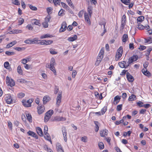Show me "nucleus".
I'll return each mask as SVG.
<instances>
[{"mask_svg":"<svg viewBox=\"0 0 152 152\" xmlns=\"http://www.w3.org/2000/svg\"><path fill=\"white\" fill-rule=\"evenodd\" d=\"M66 1L69 5V6L71 7L73 9H74L75 7L73 5V3H72L71 0H66Z\"/></svg>","mask_w":152,"mask_h":152,"instance_id":"2f4dec72","label":"nucleus"},{"mask_svg":"<svg viewBox=\"0 0 152 152\" xmlns=\"http://www.w3.org/2000/svg\"><path fill=\"white\" fill-rule=\"evenodd\" d=\"M44 149L45 150L47 151L48 152H53V151H52V150L50 149V148H49L48 147V146L46 145H45L44 147Z\"/></svg>","mask_w":152,"mask_h":152,"instance_id":"4c0bfd02","label":"nucleus"},{"mask_svg":"<svg viewBox=\"0 0 152 152\" xmlns=\"http://www.w3.org/2000/svg\"><path fill=\"white\" fill-rule=\"evenodd\" d=\"M33 20L34 21V23H32L33 25L35 24L36 25L39 26V25L40 24V21L39 20L34 19Z\"/></svg>","mask_w":152,"mask_h":152,"instance_id":"c9c22d12","label":"nucleus"},{"mask_svg":"<svg viewBox=\"0 0 152 152\" xmlns=\"http://www.w3.org/2000/svg\"><path fill=\"white\" fill-rule=\"evenodd\" d=\"M66 23L65 21L63 22L61 24L60 28L59 29L60 32H62L65 31L66 28Z\"/></svg>","mask_w":152,"mask_h":152,"instance_id":"1a4fd4ad","label":"nucleus"},{"mask_svg":"<svg viewBox=\"0 0 152 152\" xmlns=\"http://www.w3.org/2000/svg\"><path fill=\"white\" fill-rule=\"evenodd\" d=\"M29 8L32 10L36 11L37 10V8L35 6H33L31 4H28Z\"/></svg>","mask_w":152,"mask_h":152,"instance_id":"f704fd0d","label":"nucleus"},{"mask_svg":"<svg viewBox=\"0 0 152 152\" xmlns=\"http://www.w3.org/2000/svg\"><path fill=\"white\" fill-rule=\"evenodd\" d=\"M126 77L128 81L130 82H133L134 79L133 77L128 72L126 73Z\"/></svg>","mask_w":152,"mask_h":152,"instance_id":"9b49d317","label":"nucleus"},{"mask_svg":"<svg viewBox=\"0 0 152 152\" xmlns=\"http://www.w3.org/2000/svg\"><path fill=\"white\" fill-rule=\"evenodd\" d=\"M83 13L84 11L83 10H82L81 11H80L78 14V16L80 18H82L83 16Z\"/></svg>","mask_w":152,"mask_h":152,"instance_id":"6e6d98bb","label":"nucleus"},{"mask_svg":"<svg viewBox=\"0 0 152 152\" xmlns=\"http://www.w3.org/2000/svg\"><path fill=\"white\" fill-rule=\"evenodd\" d=\"M50 53L53 55L56 54L57 53V52L55 51L54 50L52 49H50Z\"/></svg>","mask_w":152,"mask_h":152,"instance_id":"774afa93","label":"nucleus"},{"mask_svg":"<svg viewBox=\"0 0 152 152\" xmlns=\"http://www.w3.org/2000/svg\"><path fill=\"white\" fill-rule=\"evenodd\" d=\"M44 138L45 139L50 141L51 144L52 143V142L51 140L50 137L48 133H47L44 134Z\"/></svg>","mask_w":152,"mask_h":152,"instance_id":"4be33fe9","label":"nucleus"},{"mask_svg":"<svg viewBox=\"0 0 152 152\" xmlns=\"http://www.w3.org/2000/svg\"><path fill=\"white\" fill-rule=\"evenodd\" d=\"M152 50V47H149L148 48L147 50V54L149 56L150 54V52Z\"/></svg>","mask_w":152,"mask_h":152,"instance_id":"0e129e2a","label":"nucleus"},{"mask_svg":"<svg viewBox=\"0 0 152 152\" xmlns=\"http://www.w3.org/2000/svg\"><path fill=\"white\" fill-rule=\"evenodd\" d=\"M56 146L58 152H64V150L62 147L60 143H57L56 144Z\"/></svg>","mask_w":152,"mask_h":152,"instance_id":"a211bd4d","label":"nucleus"},{"mask_svg":"<svg viewBox=\"0 0 152 152\" xmlns=\"http://www.w3.org/2000/svg\"><path fill=\"white\" fill-rule=\"evenodd\" d=\"M27 134L28 135L31 136L35 137L36 139H38V136L34 132L31 131H29L27 132Z\"/></svg>","mask_w":152,"mask_h":152,"instance_id":"dca6fc26","label":"nucleus"},{"mask_svg":"<svg viewBox=\"0 0 152 152\" xmlns=\"http://www.w3.org/2000/svg\"><path fill=\"white\" fill-rule=\"evenodd\" d=\"M121 99V96L117 95L115 96L114 98V104H117L120 102Z\"/></svg>","mask_w":152,"mask_h":152,"instance_id":"4468645a","label":"nucleus"},{"mask_svg":"<svg viewBox=\"0 0 152 152\" xmlns=\"http://www.w3.org/2000/svg\"><path fill=\"white\" fill-rule=\"evenodd\" d=\"M64 10L63 9H61L58 12V15L61 16H63L64 15Z\"/></svg>","mask_w":152,"mask_h":152,"instance_id":"79ce46f5","label":"nucleus"},{"mask_svg":"<svg viewBox=\"0 0 152 152\" xmlns=\"http://www.w3.org/2000/svg\"><path fill=\"white\" fill-rule=\"evenodd\" d=\"M22 31L21 30L13 29L12 31L9 32V34H17L22 33Z\"/></svg>","mask_w":152,"mask_h":152,"instance_id":"f3484780","label":"nucleus"},{"mask_svg":"<svg viewBox=\"0 0 152 152\" xmlns=\"http://www.w3.org/2000/svg\"><path fill=\"white\" fill-rule=\"evenodd\" d=\"M107 110V106L104 107L101 110V112L102 115H103Z\"/></svg>","mask_w":152,"mask_h":152,"instance_id":"72a5a7b5","label":"nucleus"},{"mask_svg":"<svg viewBox=\"0 0 152 152\" xmlns=\"http://www.w3.org/2000/svg\"><path fill=\"white\" fill-rule=\"evenodd\" d=\"M124 120L123 119H121L120 121H117L115 122V124L116 125H119L121 123H123Z\"/></svg>","mask_w":152,"mask_h":152,"instance_id":"338daca9","label":"nucleus"},{"mask_svg":"<svg viewBox=\"0 0 152 152\" xmlns=\"http://www.w3.org/2000/svg\"><path fill=\"white\" fill-rule=\"evenodd\" d=\"M55 120L56 121H65L66 120V119L65 118L62 117L58 116L55 118Z\"/></svg>","mask_w":152,"mask_h":152,"instance_id":"6ab92c4d","label":"nucleus"},{"mask_svg":"<svg viewBox=\"0 0 152 152\" xmlns=\"http://www.w3.org/2000/svg\"><path fill=\"white\" fill-rule=\"evenodd\" d=\"M62 99V94L61 93H58V94L56 99V106L58 107L60 104V103L61 102Z\"/></svg>","mask_w":152,"mask_h":152,"instance_id":"6e6552de","label":"nucleus"},{"mask_svg":"<svg viewBox=\"0 0 152 152\" xmlns=\"http://www.w3.org/2000/svg\"><path fill=\"white\" fill-rule=\"evenodd\" d=\"M77 38V35H75L73 37H69L67 39L69 42H73L76 40Z\"/></svg>","mask_w":152,"mask_h":152,"instance_id":"5701e85b","label":"nucleus"},{"mask_svg":"<svg viewBox=\"0 0 152 152\" xmlns=\"http://www.w3.org/2000/svg\"><path fill=\"white\" fill-rule=\"evenodd\" d=\"M136 96L134 94H132L129 96L128 100L129 101H132L136 99Z\"/></svg>","mask_w":152,"mask_h":152,"instance_id":"c85d7f7f","label":"nucleus"},{"mask_svg":"<svg viewBox=\"0 0 152 152\" xmlns=\"http://www.w3.org/2000/svg\"><path fill=\"white\" fill-rule=\"evenodd\" d=\"M53 37V36L52 34H46L43 35H42L40 37V39H43L46 38H51Z\"/></svg>","mask_w":152,"mask_h":152,"instance_id":"412c9836","label":"nucleus"},{"mask_svg":"<svg viewBox=\"0 0 152 152\" xmlns=\"http://www.w3.org/2000/svg\"><path fill=\"white\" fill-rule=\"evenodd\" d=\"M56 64L55 61L53 58H52L51 59L50 64V66H54Z\"/></svg>","mask_w":152,"mask_h":152,"instance_id":"58836bf2","label":"nucleus"},{"mask_svg":"<svg viewBox=\"0 0 152 152\" xmlns=\"http://www.w3.org/2000/svg\"><path fill=\"white\" fill-rule=\"evenodd\" d=\"M61 5L66 10H68L69 9V7L65 3L61 2Z\"/></svg>","mask_w":152,"mask_h":152,"instance_id":"473e14b6","label":"nucleus"},{"mask_svg":"<svg viewBox=\"0 0 152 152\" xmlns=\"http://www.w3.org/2000/svg\"><path fill=\"white\" fill-rule=\"evenodd\" d=\"M123 105L122 104H120L118 105L117 106L116 110L119 111L122 110V108Z\"/></svg>","mask_w":152,"mask_h":152,"instance_id":"de8ad7c7","label":"nucleus"},{"mask_svg":"<svg viewBox=\"0 0 152 152\" xmlns=\"http://www.w3.org/2000/svg\"><path fill=\"white\" fill-rule=\"evenodd\" d=\"M137 105L140 107H143V103L141 102L140 101H139L138 102H137Z\"/></svg>","mask_w":152,"mask_h":152,"instance_id":"69168bd1","label":"nucleus"},{"mask_svg":"<svg viewBox=\"0 0 152 152\" xmlns=\"http://www.w3.org/2000/svg\"><path fill=\"white\" fill-rule=\"evenodd\" d=\"M26 28L29 30H31L33 29V27L30 24H29L26 26Z\"/></svg>","mask_w":152,"mask_h":152,"instance_id":"bf43d9fd","label":"nucleus"},{"mask_svg":"<svg viewBox=\"0 0 152 152\" xmlns=\"http://www.w3.org/2000/svg\"><path fill=\"white\" fill-rule=\"evenodd\" d=\"M123 52V49L122 47H120L118 49L116 56L115 60L116 61H118L121 57Z\"/></svg>","mask_w":152,"mask_h":152,"instance_id":"7ed1b4c3","label":"nucleus"},{"mask_svg":"<svg viewBox=\"0 0 152 152\" xmlns=\"http://www.w3.org/2000/svg\"><path fill=\"white\" fill-rule=\"evenodd\" d=\"M46 42V40H40V41H39V44L41 45H45V42Z\"/></svg>","mask_w":152,"mask_h":152,"instance_id":"052dcab7","label":"nucleus"},{"mask_svg":"<svg viewBox=\"0 0 152 152\" xmlns=\"http://www.w3.org/2000/svg\"><path fill=\"white\" fill-rule=\"evenodd\" d=\"M52 1L55 6H56L57 5H60V0H53Z\"/></svg>","mask_w":152,"mask_h":152,"instance_id":"a19ab883","label":"nucleus"},{"mask_svg":"<svg viewBox=\"0 0 152 152\" xmlns=\"http://www.w3.org/2000/svg\"><path fill=\"white\" fill-rule=\"evenodd\" d=\"M9 66V63L8 62L6 61L4 62V67L5 68L7 69L8 68Z\"/></svg>","mask_w":152,"mask_h":152,"instance_id":"e2e57ef3","label":"nucleus"},{"mask_svg":"<svg viewBox=\"0 0 152 152\" xmlns=\"http://www.w3.org/2000/svg\"><path fill=\"white\" fill-rule=\"evenodd\" d=\"M126 24V22L121 21L120 30H123Z\"/></svg>","mask_w":152,"mask_h":152,"instance_id":"3c124183","label":"nucleus"},{"mask_svg":"<svg viewBox=\"0 0 152 152\" xmlns=\"http://www.w3.org/2000/svg\"><path fill=\"white\" fill-rule=\"evenodd\" d=\"M121 39L123 42L125 44L129 40L128 35L126 34H124L123 35Z\"/></svg>","mask_w":152,"mask_h":152,"instance_id":"2eb2a0df","label":"nucleus"},{"mask_svg":"<svg viewBox=\"0 0 152 152\" xmlns=\"http://www.w3.org/2000/svg\"><path fill=\"white\" fill-rule=\"evenodd\" d=\"M104 52L103 50L101 49L97 57V60L96 61L95 65L96 66L99 65V64L101 62L102 59L103 57V56L104 54Z\"/></svg>","mask_w":152,"mask_h":152,"instance_id":"f257e3e1","label":"nucleus"},{"mask_svg":"<svg viewBox=\"0 0 152 152\" xmlns=\"http://www.w3.org/2000/svg\"><path fill=\"white\" fill-rule=\"evenodd\" d=\"M53 113V111L52 110H50L46 112L45 113L44 117V121L45 122H48Z\"/></svg>","mask_w":152,"mask_h":152,"instance_id":"f03ea898","label":"nucleus"},{"mask_svg":"<svg viewBox=\"0 0 152 152\" xmlns=\"http://www.w3.org/2000/svg\"><path fill=\"white\" fill-rule=\"evenodd\" d=\"M62 132L64 137V140L65 142H66L67 141V133L66 129L65 127L62 128Z\"/></svg>","mask_w":152,"mask_h":152,"instance_id":"9d476101","label":"nucleus"},{"mask_svg":"<svg viewBox=\"0 0 152 152\" xmlns=\"http://www.w3.org/2000/svg\"><path fill=\"white\" fill-rule=\"evenodd\" d=\"M108 132V131L106 129H103L100 132V135L102 137H104L107 135Z\"/></svg>","mask_w":152,"mask_h":152,"instance_id":"ddd939ff","label":"nucleus"},{"mask_svg":"<svg viewBox=\"0 0 152 152\" xmlns=\"http://www.w3.org/2000/svg\"><path fill=\"white\" fill-rule=\"evenodd\" d=\"M50 69L53 72L55 75H56V71L54 66H50Z\"/></svg>","mask_w":152,"mask_h":152,"instance_id":"a18cd8bd","label":"nucleus"},{"mask_svg":"<svg viewBox=\"0 0 152 152\" xmlns=\"http://www.w3.org/2000/svg\"><path fill=\"white\" fill-rule=\"evenodd\" d=\"M144 17L143 16H141L138 17L137 19V23H140L144 20Z\"/></svg>","mask_w":152,"mask_h":152,"instance_id":"bb28decb","label":"nucleus"},{"mask_svg":"<svg viewBox=\"0 0 152 152\" xmlns=\"http://www.w3.org/2000/svg\"><path fill=\"white\" fill-rule=\"evenodd\" d=\"M142 72L144 75L147 76L149 77L151 75L150 73L147 70V69L145 70V69H143L142 70Z\"/></svg>","mask_w":152,"mask_h":152,"instance_id":"b1692460","label":"nucleus"},{"mask_svg":"<svg viewBox=\"0 0 152 152\" xmlns=\"http://www.w3.org/2000/svg\"><path fill=\"white\" fill-rule=\"evenodd\" d=\"M25 95V94L23 93H20L18 94V98H22L24 97Z\"/></svg>","mask_w":152,"mask_h":152,"instance_id":"603ef678","label":"nucleus"},{"mask_svg":"<svg viewBox=\"0 0 152 152\" xmlns=\"http://www.w3.org/2000/svg\"><path fill=\"white\" fill-rule=\"evenodd\" d=\"M17 42L16 40H14L11 42L9 43V44H8L7 45V48H10V47H12L15 45L16 43Z\"/></svg>","mask_w":152,"mask_h":152,"instance_id":"cd10ccee","label":"nucleus"},{"mask_svg":"<svg viewBox=\"0 0 152 152\" xmlns=\"http://www.w3.org/2000/svg\"><path fill=\"white\" fill-rule=\"evenodd\" d=\"M17 72L18 74L20 75H23V71L21 69V66L19 65L17 67Z\"/></svg>","mask_w":152,"mask_h":152,"instance_id":"7c9ffc66","label":"nucleus"},{"mask_svg":"<svg viewBox=\"0 0 152 152\" xmlns=\"http://www.w3.org/2000/svg\"><path fill=\"white\" fill-rule=\"evenodd\" d=\"M132 133V131H129L127 132H125L124 134V136H126L127 135L129 136H130V134Z\"/></svg>","mask_w":152,"mask_h":152,"instance_id":"5fc2aeb1","label":"nucleus"},{"mask_svg":"<svg viewBox=\"0 0 152 152\" xmlns=\"http://www.w3.org/2000/svg\"><path fill=\"white\" fill-rule=\"evenodd\" d=\"M4 99L7 104H11L12 102V98L10 94H8L5 95Z\"/></svg>","mask_w":152,"mask_h":152,"instance_id":"0eeeda50","label":"nucleus"},{"mask_svg":"<svg viewBox=\"0 0 152 152\" xmlns=\"http://www.w3.org/2000/svg\"><path fill=\"white\" fill-rule=\"evenodd\" d=\"M33 102V99H29L26 101V100L23 99L22 102L23 105L26 107H29L31 106V103Z\"/></svg>","mask_w":152,"mask_h":152,"instance_id":"39448f33","label":"nucleus"},{"mask_svg":"<svg viewBox=\"0 0 152 152\" xmlns=\"http://www.w3.org/2000/svg\"><path fill=\"white\" fill-rule=\"evenodd\" d=\"M84 18L86 22L88 23V24L90 25H91V21L90 19H89V16L86 12H85L84 13Z\"/></svg>","mask_w":152,"mask_h":152,"instance_id":"f8f14e48","label":"nucleus"},{"mask_svg":"<svg viewBox=\"0 0 152 152\" xmlns=\"http://www.w3.org/2000/svg\"><path fill=\"white\" fill-rule=\"evenodd\" d=\"M93 7L91 6H89L87 8L88 12L89 14V16L90 17L91 16L92 13Z\"/></svg>","mask_w":152,"mask_h":152,"instance_id":"a878e982","label":"nucleus"},{"mask_svg":"<svg viewBox=\"0 0 152 152\" xmlns=\"http://www.w3.org/2000/svg\"><path fill=\"white\" fill-rule=\"evenodd\" d=\"M18 81L19 83H26L27 82V81L23 79H18Z\"/></svg>","mask_w":152,"mask_h":152,"instance_id":"37998d69","label":"nucleus"},{"mask_svg":"<svg viewBox=\"0 0 152 152\" xmlns=\"http://www.w3.org/2000/svg\"><path fill=\"white\" fill-rule=\"evenodd\" d=\"M24 21V20L23 18H20L18 21V25H21L23 23Z\"/></svg>","mask_w":152,"mask_h":152,"instance_id":"4d7b16f0","label":"nucleus"},{"mask_svg":"<svg viewBox=\"0 0 152 152\" xmlns=\"http://www.w3.org/2000/svg\"><path fill=\"white\" fill-rule=\"evenodd\" d=\"M12 3L16 5H20V3L19 1L18 0H12Z\"/></svg>","mask_w":152,"mask_h":152,"instance_id":"ea45409f","label":"nucleus"},{"mask_svg":"<svg viewBox=\"0 0 152 152\" xmlns=\"http://www.w3.org/2000/svg\"><path fill=\"white\" fill-rule=\"evenodd\" d=\"M45 110V107L42 104H39L37 107V111L39 115H41L43 113Z\"/></svg>","mask_w":152,"mask_h":152,"instance_id":"423d86ee","label":"nucleus"},{"mask_svg":"<svg viewBox=\"0 0 152 152\" xmlns=\"http://www.w3.org/2000/svg\"><path fill=\"white\" fill-rule=\"evenodd\" d=\"M81 140L84 142H86L87 141V137L86 136L83 137L81 138Z\"/></svg>","mask_w":152,"mask_h":152,"instance_id":"864d4df0","label":"nucleus"},{"mask_svg":"<svg viewBox=\"0 0 152 152\" xmlns=\"http://www.w3.org/2000/svg\"><path fill=\"white\" fill-rule=\"evenodd\" d=\"M26 115L27 118L28 120L30 122H32V116L30 114L27 113L26 114Z\"/></svg>","mask_w":152,"mask_h":152,"instance_id":"c756f323","label":"nucleus"},{"mask_svg":"<svg viewBox=\"0 0 152 152\" xmlns=\"http://www.w3.org/2000/svg\"><path fill=\"white\" fill-rule=\"evenodd\" d=\"M5 54L8 56H11L14 54V52H9V51H6L5 52Z\"/></svg>","mask_w":152,"mask_h":152,"instance_id":"680f3d73","label":"nucleus"},{"mask_svg":"<svg viewBox=\"0 0 152 152\" xmlns=\"http://www.w3.org/2000/svg\"><path fill=\"white\" fill-rule=\"evenodd\" d=\"M118 65L121 68H126L123 61L119 62L118 63Z\"/></svg>","mask_w":152,"mask_h":152,"instance_id":"13d9d810","label":"nucleus"},{"mask_svg":"<svg viewBox=\"0 0 152 152\" xmlns=\"http://www.w3.org/2000/svg\"><path fill=\"white\" fill-rule=\"evenodd\" d=\"M99 148L100 149H103L104 148V144L102 142H100L98 144Z\"/></svg>","mask_w":152,"mask_h":152,"instance_id":"49530a36","label":"nucleus"},{"mask_svg":"<svg viewBox=\"0 0 152 152\" xmlns=\"http://www.w3.org/2000/svg\"><path fill=\"white\" fill-rule=\"evenodd\" d=\"M33 41V39H27L26 40L24 41V42L26 44H32V42Z\"/></svg>","mask_w":152,"mask_h":152,"instance_id":"09e8293b","label":"nucleus"},{"mask_svg":"<svg viewBox=\"0 0 152 152\" xmlns=\"http://www.w3.org/2000/svg\"><path fill=\"white\" fill-rule=\"evenodd\" d=\"M137 24V28L139 29L142 30L144 29L145 26L141 24L140 23H138Z\"/></svg>","mask_w":152,"mask_h":152,"instance_id":"e433bc0d","label":"nucleus"},{"mask_svg":"<svg viewBox=\"0 0 152 152\" xmlns=\"http://www.w3.org/2000/svg\"><path fill=\"white\" fill-rule=\"evenodd\" d=\"M121 1L123 3L126 5L129 4L130 3V1L129 0H121Z\"/></svg>","mask_w":152,"mask_h":152,"instance_id":"c03bdc74","label":"nucleus"},{"mask_svg":"<svg viewBox=\"0 0 152 152\" xmlns=\"http://www.w3.org/2000/svg\"><path fill=\"white\" fill-rule=\"evenodd\" d=\"M50 100V97L48 96H45L43 97V104H45L47 103V102L49 101Z\"/></svg>","mask_w":152,"mask_h":152,"instance_id":"393cba45","label":"nucleus"},{"mask_svg":"<svg viewBox=\"0 0 152 152\" xmlns=\"http://www.w3.org/2000/svg\"><path fill=\"white\" fill-rule=\"evenodd\" d=\"M6 81L7 85L8 86L12 87L15 85V83L14 80L8 76L6 77Z\"/></svg>","mask_w":152,"mask_h":152,"instance_id":"20e7f679","label":"nucleus"},{"mask_svg":"<svg viewBox=\"0 0 152 152\" xmlns=\"http://www.w3.org/2000/svg\"><path fill=\"white\" fill-rule=\"evenodd\" d=\"M36 130L37 133L40 136H42L43 134L42 130L39 127H37L36 128Z\"/></svg>","mask_w":152,"mask_h":152,"instance_id":"aec40b11","label":"nucleus"},{"mask_svg":"<svg viewBox=\"0 0 152 152\" xmlns=\"http://www.w3.org/2000/svg\"><path fill=\"white\" fill-rule=\"evenodd\" d=\"M50 15H48L45 18V21L48 23L49 22L50 20Z\"/></svg>","mask_w":152,"mask_h":152,"instance_id":"8fccbe9b","label":"nucleus"}]
</instances>
